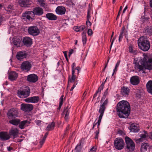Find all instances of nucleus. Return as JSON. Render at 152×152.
Segmentation results:
<instances>
[{
  "instance_id": "nucleus-1",
  "label": "nucleus",
  "mask_w": 152,
  "mask_h": 152,
  "mask_svg": "<svg viewBox=\"0 0 152 152\" xmlns=\"http://www.w3.org/2000/svg\"><path fill=\"white\" fill-rule=\"evenodd\" d=\"M133 64H134V68L135 69L139 71H142L143 73L145 74V70H152V57L144 54L143 58H141L138 62L137 60H134Z\"/></svg>"
},
{
  "instance_id": "nucleus-2",
  "label": "nucleus",
  "mask_w": 152,
  "mask_h": 152,
  "mask_svg": "<svg viewBox=\"0 0 152 152\" xmlns=\"http://www.w3.org/2000/svg\"><path fill=\"white\" fill-rule=\"evenodd\" d=\"M116 110L120 118H128L131 112L130 104L126 101H121L117 104Z\"/></svg>"
},
{
  "instance_id": "nucleus-3",
  "label": "nucleus",
  "mask_w": 152,
  "mask_h": 152,
  "mask_svg": "<svg viewBox=\"0 0 152 152\" xmlns=\"http://www.w3.org/2000/svg\"><path fill=\"white\" fill-rule=\"evenodd\" d=\"M137 44L139 48L144 51H148L150 47L149 41L146 37L144 36H141L138 39Z\"/></svg>"
},
{
  "instance_id": "nucleus-4",
  "label": "nucleus",
  "mask_w": 152,
  "mask_h": 152,
  "mask_svg": "<svg viewBox=\"0 0 152 152\" xmlns=\"http://www.w3.org/2000/svg\"><path fill=\"white\" fill-rule=\"evenodd\" d=\"M125 140L126 143L125 150L127 152H133L135 147L134 142L128 136L125 137Z\"/></svg>"
},
{
  "instance_id": "nucleus-5",
  "label": "nucleus",
  "mask_w": 152,
  "mask_h": 152,
  "mask_svg": "<svg viewBox=\"0 0 152 152\" xmlns=\"http://www.w3.org/2000/svg\"><path fill=\"white\" fill-rule=\"evenodd\" d=\"M21 37V41H20V45L21 42L22 45L25 46L27 47H30L33 44V39L27 36L23 37Z\"/></svg>"
},
{
  "instance_id": "nucleus-6",
  "label": "nucleus",
  "mask_w": 152,
  "mask_h": 152,
  "mask_svg": "<svg viewBox=\"0 0 152 152\" xmlns=\"http://www.w3.org/2000/svg\"><path fill=\"white\" fill-rule=\"evenodd\" d=\"M114 145L115 148L118 150L123 148L124 146V142L121 138H117L114 140Z\"/></svg>"
},
{
  "instance_id": "nucleus-7",
  "label": "nucleus",
  "mask_w": 152,
  "mask_h": 152,
  "mask_svg": "<svg viewBox=\"0 0 152 152\" xmlns=\"http://www.w3.org/2000/svg\"><path fill=\"white\" fill-rule=\"evenodd\" d=\"M40 33L39 28L36 26H32L28 27V34L34 36L38 35Z\"/></svg>"
},
{
  "instance_id": "nucleus-8",
  "label": "nucleus",
  "mask_w": 152,
  "mask_h": 152,
  "mask_svg": "<svg viewBox=\"0 0 152 152\" xmlns=\"http://www.w3.org/2000/svg\"><path fill=\"white\" fill-rule=\"evenodd\" d=\"M32 67L31 64L28 61H23L21 64L20 68L23 71L28 72L31 69Z\"/></svg>"
},
{
  "instance_id": "nucleus-9",
  "label": "nucleus",
  "mask_w": 152,
  "mask_h": 152,
  "mask_svg": "<svg viewBox=\"0 0 152 152\" xmlns=\"http://www.w3.org/2000/svg\"><path fill=\"white\" fill-rule=\"evenodd\" d=\"M21 109L25 112H29L32 110L34 107L32 104L22 103L20 105Z\"/></svg>"
},
{
  "instance_id": "nucleus-10",
  "label": "nucleus",
  "mask_w": 152,
  "mask_h": 152,
  "mask_svg": "<svg viewBox=\"0 0 152 152\" xmlns=\"http://www.w3.org/2000/svg\"><path fill=\"white\" fill-rule=\"evenodd\" d=\"M18 111L14 109H11L7 113L9 119H11L18 116Z\"/></svg>"
},
{
  "instance_id": "nucleus-11",
  "label": "nucleus",
  "mask_w": 152,
  "mask_h": 152,
  "mask_svg": "<svg viewBox=\"0 0 152 152\" xmlns=\"http://www.w3.org/2000/svg\"><path fill=\"white\" fill-rule=\"evenodd\" d=\"M38 80V77L37 75L31 74L28 75L27 77V80L30 82L35 83Z\"/></svg>"
},
{
  "instance_id": "nucleus-12",
  "label": "nucleus",
  "mask_w": 152,
  "mask_h": 152,
  "mask_svg": "<svg viewBox=\"0 0 152 152\" xmlns=\"http://www.w3.org/2000/svg\"><path fill=\"white\" fill-rule=\"evenodd\" d=\"M130 83L134 86H137L140 83V80L139 77L137 75L132 77L130 79Z\"/></svg>"
},
{
  "instance_id": "nucleus-13",
  "label": "nucleus",
  "mask_w": 152,
  "mask_h": 152,
  "mask_svg": "<svg viewBox=\"0 0 152 152\" xmlns=\"http://www.w3.org/2000/svg\"><path fill=\"white\" fill-rule=\"evenodd\" d=\"M48 134H41L39 139V148H41L45 143L46 139L48 136Z\"/></svg>"
},
{
  "instance_id": "nucleus-14",
  "label": "nucleus",
  "mask_w": 152,
  "mask_h": 152,
  "mask_svg": "<svg viewBox=\"0 0 152 152\" xmlns=\"http://www.w3.org/2000/svg\"><path fill=\"white\" fill-rule=\"evenodd\" d=\"M143 33L145 35L152 36V26H145L144 28Z\"/></svg>"
},
{
  "instance_id": "nucleus-15",
  "label": "nucleus",
  "mask_w": 152,
  "mask_h": 152,
  "mask_svg": "<svg viewBox=\"0 0 152 152\" xmlns=\"http://www.w3.org/2000/svg\"><path fill=\"white\" fill-rule=\"evenodd\" d=\"M66 9L63 6H59L57 7L56 10V12L58 15H62L65 14Z\"/></svg>"
},
{
  "instance_id": "nucleus-16",
  "label": "nucleus",
  "mask_w": 152,
  "mask_h": 152,
  "mask_svg": "<svg viewBox=\"0 0 152 152\" xmlns=\"http://www.w3.org/2000/svg\"><path fill=\"white\" fill-rule=\"evenodd\" d=\"M34 15L39 16H41L43 14V9L39 7H36L33 9Z\"/></svg>"
},
{
  "instance_id": "nucleus-17",
  "label": "nucleus",
  "mask_w": 152,
  "mask_h": 152,
  "mask_svg": "<svg viewBox=\"0 0 152 152\" xmlns=\"http://www.w3.org/2000/svg\"><path fill=\"white\" fill-rule=\"evenodd\" d=\"M138 125L135 123L132 124L129 128L130 132H137L140 130L139 127L137 126Z\"/></svg>"
},
{
  "instance_id": "nucleus-18",
  "label": "nucleus",
  "mask_w": 152,
  "mask_h": 152,
  "mask_svg": "<svg viewBox=\"0 0 152 152\" xmlns=\"http://www.w3.org/2000/svg\"><path fill=\"white\" fill-rule=\"evenodd\" d=\"M46 17L49 20H55L57 19L56 15L51 13H48L46 14Z\"/></svg>"
},
{
  "instance_id": "nucleus-19",
  "label": "nucleus",
  "mask_w": 152,
  "mask_h": 152,
  "mask_svg": "<svg viewBox=\"0 0 152 152\" xmlns=\"http://www.w3.org/2000/svg\"><path fill=\"white\" fill-rule=\"evenodd\" d=\"M150 146L148 143L143 142L141 146L140 150L141 152H145L147 150L150 148Z\"/></svg>"
},
{
  "instance_id": "nucleus-20",
  "label": "nucleus",
  "mask_w": 152,
  "mask_h": 152,
  "mask_svg": "<svg viewBox=\"0 0 152 152\" xmlns=\"http://www.w3.org/2000/svg\"><path fill=\"white\" fill-rule=\"evenodd\" d=\"M146 87L148 92L152 95V80H149L146 84Z\"/></svg>"
},
{
  "instance_id": "nucleus-21",
  "label": "nucleus",
  "mask_w": 152,
  "mask_h": 152,
  "mask_svg": "<svg viewBox=\"0 0 152 152\" xmlns=\"http://www.w3.org/2000/svg\"><path fill=\"white\" fill-rule=\"evenodd\" d=\"M31 122L28 120H24L21 122H20V128L23 129L25 127L27 126Z\"/></svg>"
},
{
  "instance_id": "nucleus-22",
  "label": "nucleus",
  "mask_w": 152,
  "mask_h": 152,
  "mask_svg": "<svg viewBox=\"0 0 152 152\" xmlns=\"http://www.w3.org/2000/svg\"><path fill=\"white\" fill-rule=\"evenodd\" d=\"M147 135L146 134H141L140 136V138L137 139L135 140L136 142L138 143L140 142H142L147 139Z\"/></svg>"
},
{
  "instance_id": "nucleus-23",
  "label": "nucleus",
  "mask_w": 152,
  "mask_h": 152,
  "mask_svg": "<svg viewBox=\"0 0 152 152\" xmlns=\"http://www.w3.org/2000/svg\"><path fill=\"white\" fill-rule=\"evenodd\" d=\"M130 89L127 87L123 86L121 87V93L122 95H128Z\"/></svg>"
},
{
  "instance_id": "nucleus-24",
  "label": "nucleus",
  "mask_w": 152,
  "mask_h": 152,
  "mask_svg": "<svg viewBox=\"0 0 152 152\" xmlns=\"http://www.w3.org/2000/svg\"><path fill=\"white\" fill-rule=\"evenodd\" d=\"M18 77V74L14 72H12L9 74V79L11 81H13L15 80Z\"/></svg>"
},
{
  "instance_id": "nucleus-25",
  "label": "nucleus",
  "mask_w": 152,
  "mask_h": 152,
  "mask_svg": "<svg viewBox=\"0 0 152 152\" xmlns=\"http://www.w3.org/2000/svg\"><path fill=\"white\" fill-rule=\"evenodd\" d=\"M85 142V138H82L81 140H80L79 143L76 146L75 149L78 151L80 150L81 149V145L84 144Z\"/></svg>"
},
{
  "instance_id": "nucleus-26",
  "label": "nucleus",
  "mask_w": 152,
  "mask_h": 152,
  "mask_svg": "<svg viewBox=\"0 0 152 152\" xmlns=\"http://www.w3.org/2000/svg\"><path fill=\"white\" fill-rule=\"evenodd\" d=\"M28 53L25 50L20 51V61L22 60L23 58H26Z\"/></svg>"
},
{
  "instance_id": "nucleus-27",
  "label": "nucleus",
  "mask_w": 152,
  "mask_h": 152,
  "mask_svg": "<svg viewBox=\"0 0 152 152\" xmlns=\"http://www.w3.org/2000/svg\"><path fill=\"white\" fill-rule=\"evenodd\" d=\"M72 76L69 75L68 77V81L67 86H69V83H72L75 81V80L77 79V77L76 75H72Z\"/></svg>"
},
{
  "instance_id": "nucleus-28",
  "label": "nucleus",
  "mask_w": 152,
  "mask_h": 152,
  "mask_svg": "<svg viewBox=\"0 0 152 152\" xmlns=\"http://www.w3.org/2000/svg\"><path fill=\"white\" fill-rule=\"evenodd\" d=\"M30 94V93L28 92L23 91H20V98H25L28 97Z\"/></svg>"
},
{
  "instance_id": "nucleus-29",
  "label": "nucleus",
  "mask_w": 152,
  "mask_h": 152,
  "mask_svg": "<svg viewBox=\"0 0 152 152\" xmlns=\"http://www.w3.org/2000/svg\"><path fill=\"white\" fill-rule=\"evenodd\" d=\"M86 26L84 25H82L80 26H74V29L76 32H79L83 30L86 28Z\"/></svg>"
},
{
  "instance_id": "nucleus-30",
  "label": "nucleus",
  "mask_w": 152,
  "mask_h": 152,
  "mask_svg": "<svg viewBox=\"0 0 152 152\" xmlns=\"http://www.w3.org/2000/svg\"><path fill=\"white\" fill-rule=\"evenodd\" d=\"M108 99H106L102 103V104L100 105V107L99 110L104 111L106 108L105 106L108 104Z\"/></svg>"
},
{
  "instance_id": "nucleus-31",
  "label": "nucleus",
  "mask_w": 152,
  "mask_h": 152,
  "mask_svg": "<svg viewBox=\"0 0 152 152\" xmlns=\"http://www.w3.org/2000/svg\"><path fill=\"white\" fill-rule=\"evenodd\" d=\"M10 137V136L8 134H0V138L2 140H7Z\"/></svg>"
},
{
  "instance_id": "nucleus-32",
  "label": "nucleus",
  "mask_w": 152,
  "mask_h": 152,
  "mask_svg": "<svg viewBox=\"0 0 152 152\" xmlns=\"http://www.w3.org/2000/svg\"><path fill=\"white\" fill-rule=\"evenodd\" d=\"M55 123L54 121L50 123L46 128L47 130L50 131L53 130L55 127Z\"/></svg>"
},
{
  "instance_id": "nucleus-33",
  "label": "nucleus",
  "mask_w": 152,
  "mask_h": 152,
  "mask_svg": "<svg viewBox=\"0 0 152 152\" xmlns=\"http://www.w3.org/2000/svg\"><path fill=\"white\" fill-rule=\"evenodd\" d=\"M82 41L83 46L86 43L87 38L86 37V32L84 31L82 33Z\"/></svg>"
},
{
  "instance_id": "nucleus-34",
  "label": "nucleus",
  "mask_w": 152,
  "mask_h": 152,
  "mask_svg": "<svg viewBox=\"0 0 152 152\" xmlns=\"http://www.w3.org/2000/svg\"><path fill=\"white\" fill-rule=\"evenodd\" d=\"M21 2H20V5L22 7H28L29 1L28 0H20Z\"/></svg>"
},
{
  "instance_id": "nucleus-35",
  "label": "nucleus",
  "mask_w": 152,
  "mask_h": 152,
  "mask_svg": "<svg viewBox=\"0 0 152 152\" xmlns=\"http://www.w3.org/2000/svg\"><path fill=\"white\" fill-rule=\"evenodd\" d=\"M25 12V15H30L32 18V20H34L36 19L35 16L34 15V11H26ZM25 15V14H24Z\"/></svg>"
},
{
  "instance_id": "nucleus-36",
  "label": "nucleus",
  "mask_w": 152,
  "mask_h": 152,
  "mask_svg": "<svg viewBox=\"0 0 152 152\" xmlns=\"http://www.w3.org/2000/svg\"><path fill=\"white\" fill-rule=\"evenodd\" d=\"M24 14H25V12L22 14L21 18L22 19L26 20H25V21H27V20H30L31 19L32 20V18L31 17V16H30V15H24Z\"/></svg>"
},
{
  "instance_id": "nucleus-37",
  "label": "nucleus",
  "mask_w": 152,
  "mask_h": 152,
  "mask_svg": "<svg viewBox=\"0 0 152 152\" xmlns=\"http://www.w3.org/2000/svg\"><path fill=\"white\" fill-rule=\"evenodd\" d=\"M31 103H37L38 102L39 100V97L38 96H34L31 97Z\"/></svg>"
},
{
  "instance_id": "nucleus-38",
  "label": "nucleus",
  "mask_w": 152,
  "mask_h": 152,
  "mask_svg": "<svg viewBox=\"0 0 152 152\" xmlns=\"http://www.w3.org/2000/svg\"><path fill=\"white\" fill-rule=\"evenodd\" d=\"M64 96L62 95L59 99V103L58 107L57 108L58 110H60L61 109V106L63 103V97Z\"/></svg>"
},
{
  "instance_id": "nucleus-39",
  "label": "nucleus",
  "mask_w": 152,
  "mask_h": 152,
  "mask_svg": "<svg viewBox=\"0 0 152 152\" xmlns=\"http://www.w3.org/2000/svg\"><path fill=\"white\" fill-rule=\"evenodd\" d=\"M9 122L13 125H17L19 123V120L18 119H15L10 120Z\"/></svg>"
},
{
  "instance_id": "nucleus-40",
  "label": "nucleus",
  "mask_w": 152,
  "mask_h": 152,
  "mask_svg": "<svg viewBox=\"0 0 152 152\" xmlns=\"http://www.w3.org/2000/svg\"><path fill=\"white\" fill-rule=\"evenodd\" d=\"M107 79V78H106V79L105 80V81L104 82H103L102 83V84L100 85V86L98 88L97 90L98 91V92L99 93V94H101V91L104 88V85L105 84Z\"/></svg>"
},
{
  "instance_id": "nucleus-41",
  "label": "nucleus",
  "mask_w": 152,
  "mask_h": 152,
  "mask_svg": "<svg viewBox=\"0 0 152 152\" xmlns=\"http://www.w3.org/2000/svg\"><path fill=\"white\" fill-rule=\"evenodd\" d=\"M21 90H20V91H23L28 92L30 93V89L29 87L27 86H23L20 88Z\"/></svg>"
},
{
  "instance_id": "nucleus-42",
  "label": "nucleus",
  "mask_w": 152,
  "mask_h": 152,
  "mask_svg": "<svg viewBox=\"0 0 152 152\" xmlns=\"http://www.w3.org/2000/svg\"><path fill=\"white\" fill-rule=\"evenodd\" d=\"M91 12V7L90 6V4H89L88 6V8L87 11V20H89L90 19L91 16L90 15Z\"/></svg>"
},
{
  "instance_id": "nucleus-43",
  "label": "nucleus",
  "mask_w": 152,
  "mask_h": 152,
  "mask_svg": "<svg viewBox=\"0 0 152 152\" xmlns=\"http://www.w3.org/2000/svg\"><path fill=\"white\" fill-rule=\"evenodd\" d=\"M120 62V61L119 60V61H118V62H117V63L116 64L115 66V68L113 70V72L112 75V76H113V75L114 73L117 71V70H118L117 68L119 65Z\"/></svg>"
},
{
  "instance_id": "nucleus-44",
  "label": "nucleus",
  "mask_w": 152,
  "mask_h": 152,
  "mask_svg": "<svg viewBox=\"0 0 152 152\" xmlns=\"http://www.w3.org/2000/svg\"><path fill=\"white\" fill-rule=\"evenodd\" d=\"M76 64L75 62H74L72 65L71 67L72 69V75H75V72L76 69L75 67L76 66Z\"/></svg>"
},
{
  "instance_id": "nucleus-45",
  "label": "nucleus",
  "mask_w": 152,
  "mask_h": 152,
  "mask_svg": "<svg viewBox=\"0 0 152 152\" xmlns=\"http://www.w3.org/2000/svg\"><path fill=\"white\" fill-rule=\"evenodd\" d=\"M20 31L23 33L27 31L28 33V28L26 26H23L20 28Z\"/></svg>"
},
{
  "instance_id": "nucleus-46",
  "label": "nucleus",
  "mask_w": 152,
  "mask_h": 152,
  "mask_svg": "<svg viewBox=\"0 0 152 152\" xmlns=\"http://www.w3.org/2000/svg\"><path fill=\"white\" fill-rule=\"evenodd\" d=\"M126 33L127 34V31L126 30L125 26H124L122 27V28L121 30L120 34H125L126 35Z\"/></svg>"
},
{
  "instance_id": "nucleus-47",
  "label": "nucleus",
  "mask_w": 152,
  "mask_h": 152,
  "mask_svg": "<svg viewBox=\"0 0 152 152\" xmlns=\"http://www.w3.org/2000/svg\"><path fill=\"white\" fill-rule=\"evenodd\" d=\"M14 43V45L17 47H18L19 45V42L18 39H16L15 38H14L13 40Z\"/></svg>"
},
{
  "instance_id": "nucleus-48",
  "label": "nucleus",
  "mask_w": 152,
  "mask_h": 152,
  "mask_svg": "<svg viewBox=\"0 0 152 152\" xmlns=\"http://www.w3.org/2000/svg\"><path fill=\"white\" fill-rule=\"evenodd\" d=\"M104 112V111L102 110H99V112L100 113V114L99 116L98 119L101 120H102V117L103 115Z\"/></svg>"
},
{
  "instance_id": "nucleus-49",
  "label": "nucleus",
  "mask_w": 152,
  "mask_h": 152,
  "mask_svg": "<svg viewBox=\"0 0 152 152\" xmlns=\"http://www.w3.org/2000/svg\"><path fill=\"white\" fill-rule=\"evenodd\" d=\"M27 77L26 76H24L23 77H22V76L20 77V81H21L22 82H25L26 79H27Z\"/></svg>"
},
{
  "instance_id": "nucleus-50",
  "label": "nucleus",
  "mask_w": 152,
  "mask_h": 152,
  "mask_svg": "<svg viewBox=\"0 0 152 152\" xmlns=\"http://www.w3.org/2000/svg\"><path fill=\"white\" fill-rule=\"evenodd\" d=\"M134 47L133 45L130 44L129 47V51L130 53H132L133 51V48Z\"/></svg>"
},
{
  "instance_id": "nucleus-51",
  "label": "nucleus",
  "mask_w": 152,
  "mask_h": 152,
  "mask_svg": "<svg viewBox=\"0 0 152 152\" xmlns=\"http://www.w3.org/2000/svg\"><path fill=\"white\" fill-rule=\"evenodd\" d=\"M70 108V104H68L66 107H65V108L64 109L63 113H64L65 111H69V110Z\"/></svg>"
},
{
  "instance_id": "nucleus-52",
  "label": "nucleus",
  "mask_w": 152,
  "mask_h": 152,
  "mask_svg": "<svg viewBox=\"0 0 152 152\" xmlns=\"http://www.w3.org/2000/svg\"><path fill=\"white\" fill-rule=\"evenodd\" d=\"M93 33V31L91 29H89L87 31V34L89 36H91L92 35Z\"/></svg>"
},
{
  "instance_id": "nucleus-53",
  "label": "nucleus",
  "mask_w": 152,
  "mask_h": 152,
  "mask_svg": "<svg viewBox=\"0 0 152 152\" xmlns=\"http://www.w3.org/2000/svg\"><path fill=\"white\" fill-rule=\"evenodd\" d=\"M34 122L37 126H39L40 125L42 121L40 120H36L34 121Z\"/></svg>"
},
{
  "instance_id": "nucleus-54",
  "label": "nucleus",
  "mask_w": 152,
  "mask_h": 152,
  "mask_svg": "<svg viewBox=\"0 0 152 152\" xmlns=\"http://www.w3.org/2000/svg\"><path fill=\"white\" fill-rule=\"evenodd\" d=\"M70 129V125L68 124L66 127V129L64 131L65 133L66 132H69V131Z\"/></svg>"
},
{
  "instance_id": "nucleus-55",
  "label": "nucleus",
  "mask_w": 152,
  "mask_h": 152,
  "mask_svg": "<svg viewBox=\"0 0 152 152\" xmlns=\"http://www.w3.org/2000/svg\"><path fill=\"white\" fill-rule=\"evenodd\" d=\"M31 97L26 98L24 99V101L26 102L31 103Z\"/></svg>"
},
{
  "instance_id": "nucleus-56",
  "label": "nucleus",
  "mask_w": 152,
  "mask_h": 152,
  "mask_svg": "<svg viewBox=\"0 0 152 152\" xmlns=\"http://www.w3.org/2000/svg\"><path fill=\"white\" fill-rule=\"evenodd\" d=\"M96 148L94 147H93L88 152H96Z\"/></svg>"
},
{
  "instance_id": "nucleus-57",
  "label": "nucleus",
  "mask_w": 152,
  "mask_h": 152,
  "mask_svg": "<svg viewBox=\"0 0 152 152\" xmlns=\"http://www.w3.org/2000/svg\"><path fill=\"white\" fill-rule=\"evenodd\" d=\"M86 24L88 27L90 26H91V23L89 21V20H87L86 22Z\"/></svg>"
},
{
  "instance_id": "nucleus-58",
  "label": "nucleus",
  "mask_w": 152,
  "mask_h": 152,
  "mask_svg": "<svg viewBox=\"0 0 152 152\" xmlns=\"http://www.w3.org/2000/svg\"><path fill=\"white\" fill-rule=\"evenodd\" d=\"M106 96L103 95L102 96L101 98V100L100 101V102L101 104L102 102L105 99Z\"/></svg>"
},
{
  "instance_id": "nucleus-59",
  "label": "nucleus",
  "mask_w": 152,
  "mask_h": 152,
  "mask_svg": "<svg viewBox=\"0 0 152 152\" xmlns=\"http://www.w3.org/2000/svg\"><path fill=\"white\" fill-rule=\"evenodd\" d=\"M123 34L120 33L119 36V39H118V41L119 42H120L121 41L122 39L123 38Z\"/></svg>"
},
{
  "instance_id": "nucleus-60",
  "label": "nucleus",
  "mask_w": 152,
  "mask_h": 152,
  "mask_svg": "<svg viewBox=\"0 0 152 152\" xmlns=\"http://www.w3.org/2000/svg\"><path fill=\"white\" fill-rule=\"evenodd\" d=\"M75 69L77 71V74H79L81 69L80 67L79 66H77L75 68Z\"/></svg>"
},
{
  "instance_id": "nucleus-61",
  "label": "nucleus",
  "mask_w": 152,
  "mask_h": 152,
  "mask_svg": "<svg viewBox=\"0 0 152 152\" xmlns=\"http://www.w3.org/2000/svg\"><path fill=\"white\" fill-rule=\"evenodd\" d=\"M115 39H116L115 36L114 37L113 39L111 41V45H110V50L111 49V47L113 45V42H114V40H115Z\"/></svg>"
},
{
  "instance_id": "nucleus-62",
  "label": "nucleus",
  "mask_w": 152,
  "mask_h": 152,
  "mask_svg": "<svg viewBox=\"0 0 152 152\" xmlns=\"http://www.w3.org/2000/svg\"><path fill=\"white\" fill-rule=\"evenodd\" d=\"M138 50H133L132 51V53H131L132 54L134 55H137V54L138 53Z\"/></svg>"
},
{
  "instance_id": "nucleus-63",
  "label": "nucleus",
  "mask_w": 152,
  "mask_h": 152,
  "mask_svg": "<svg viewBox=\"0 0 152 152\" xmlns=\"http://www.w3.org/2000/svg\"><path fill=\"white\" fill-rule=\"evenodd\" d=\"M77 84V83H76L75 82L73 85L72 86V87H71V89H70V91H72L73 90L74 88L75 87L76 85Z\"/></svg>"
},
{
  "instance_id": "nucleus-64",
  "label": "nucleus",
  "mask_w": 152,
  "mask_h": 152,
  "mask_svg": "<svg viewBox=\"0 0 152 152\" xmlns=\"http://www.w3.org/2000/svg\"><path fill=\"white\" fill-rule=\"evenodd\" d=\"M73 50H73L72 49H71L69 50V54H68V56H69V57H70V56L71 55L72 53Z\"/></svg>"
}]
</instances>
